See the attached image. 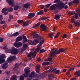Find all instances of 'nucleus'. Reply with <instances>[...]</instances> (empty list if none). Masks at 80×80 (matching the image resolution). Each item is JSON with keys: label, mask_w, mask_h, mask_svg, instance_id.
I'll return each instance as SVG.
<instances>
[{"label": "nucleus", "mask_w": 80, "mask_h": 80, "mask_svg": "<svg viewBox=\"0 0 80 80\" xmlns=\"http://www.w3.org/2000/svg\"><path fill=\"white\" fill-rule=\"evenodd\" d=\"M72 26L71 25H69L68 28L69 29H71V28H72Z\"/></svg>", "instance_id": "obj_53"}, {"label": "nucleus", "mask_w": 80, "mask_h": 80, "mask_svg": "<svg viewBox=\"0 0 80 80\" xmlns=\"http://www.w3.org/2000/svg\"><path fill=\"white\" fill-rule=\"evenodd\" d=\"M37 76V74L36 73H35L34 72H32L29 75V78L27 79V80H32V78L34 77H36Z\"/></svg>", "instance_id": "obj_6"}, {"label": "nucleus", "mask_w": 80, "mask_h": 80, "mask_svg": "<svg viewBox=\"0 0 80 80\" xmlns=\"http://www.w3.org/2000/svg\"><path fill=\"white\" fill-rule=\"evenodd\" d=\"M75 17L76 18H78V13H76L75 14Z\"/></svg>", "instance_id": "obj_49"}, {"label": "nucleus", "mask_w": 80, "mask_h": 80, "mask_svg": "<svg viewBox=\"0 0 80 80\" xmlns=\"http://www.w3.org/2000/svg\"><path fill=\"white\" fill-rule=\"evenodd\" d=\"M5 73H7V74H8L10 73V72H8L7 71H6L5 72Z\"/></svg>", "instance_id": "obj_55"}, {"label": "nucleus", "mask_w": 80, "mask_h": 80, "mask_svg": "<svg viewBox=\"0 0 80 80\" xmlns=\"http://www.w3.org/2000/svg\"><path fill=\"white\" fill-rule=\"evenodd\" d=\"M37 61H38V62H40V61H41V59L40 58H38L37 59Z\"/></svg>", "instance_id": "obj_62"}, {"label": "nucleus", "mask_w": 80, "mask_h": 80, "mask_svg": "<svg viewBox=\"0 0 80 80\" xmlns=\"http://www.w3.org/2000/svg\"><path fill=\"white\" fill-rule=\"evenodd\" d=\"M41 29L42 31H45L47 30V27L44 24H42L40 26Z\"/></svg>", "instance_id": "obj_10"}, {"label": "nucleus", "mask_w": 80, "mask_h": 80, "mask_svg": "<svg viewBox=\"0 0 80 80\" xmlns=\"http://www.w3.org/2000/svg\"><path fill=\"white\" fill-rule=\"evenodd\" d=\"M14 45L15 47H16V48H18V43H14Z\"/></svg>", "instance_id": "obj_39"}, {"label": "nucleus", "mask_w": 80, "mask_h": 80, "mask_svg": "<svg viewBox=\"0 0 80 80\" xmlns=\"http://www.w3.org/2000/svg\"><path fill=\"white\" fill-rule=\"evenodd\" d=\"M51 5H52V3H50L46 5L45 6L47 8H49V7H50V6Z\"/></svg>", "instance_id": "obj_44"}, {"label": "nucleus", "mask_w": 80, "mask_h": 80, "mask_svg": "<svg viewBox=\"0 0 80 80\" xmlns=\"http://www.w3.org/2000/svg\"><path fill=\"white\" fill-rule=\"evenodd\" d=\"M23 39H25L22 41L23 43H24L25 42H28V40L27 39V37L25 36H23Z\"/></svg>", "instance_id": "obj_20"}, {"label": "nucleus", "mask_w": 80, "mask_h": 80, "mask_svg": "<svg viewBox=\"0 0 80 80\" xmlns=\"http://www.w3.org/2000/svg\"><path fill=\"white\" fill-rule=\"evenodd\" d=\"M57 70V68H53V67H51V68L49 71H47L46 72V73H48L49 72H53V71H55V70Z\"/></svg>", "instance_id": "obj_16"}, {"label": "nucleus", "mask_w": 80, "mask_h": 80, "mask_svg": "<svg viewBox=\"0 0 80 80\" xmlns=\"http://www.w3.org/2000/svg\"><path fill=\"white\" fill-rule=\"evenodd\" d=\"M28 47V46H27V45L26 44H23L22 46V49H21V52H23V51H24L25 50H26L27 48V47Z\"/></svg>", "instance_id": "obj_15"}, {"label": "nucleus", "mask_w": 80, "mask_h": 80, "mask_svg": "<svg viewBox=\"0 0 80 80\" xmlns=\"http://www.w3.org/2000/svg\"><path fill=\"white\" fill-rule=\"evenodd\" d=\"M35 14L34 13H30L28 17V18H32L35 16Z\"/></svg>", "instance_id": "obj_13"}, {"label": "nucleus", "mask_w": 80, "mask_h": 80, "mask_svg": "<svg viewBox=\"0 0 80 80\" xmlns=\"http://www.w3.org/2000/svg\"><path fill=\"white\" fill-rule=\"evenodd\" d=\"M60 16L58 14H56L55 16L54 19L55 20H58L60 18Z\"/></svg>", "instance_id": "obj_27"}, {"label": "nucleus", "mask_w": 80, "mask_h": 80, "mask_svg": "<svg viewBox=\"0 0 80 80\" xmlns=\"http://www.w3.org/2000/svg\"><path fill=\"white\" fill-rule=\"evenodd\" d=\"M59 35V33H57L54 37V38H57L58 36Z\"/></svg>", "instance_id": "obj_48"}, {"label": "nucleus", "mask_w": 80, "mask_h": 80, "mask_svg": "<svg viewBox=\"0 0 80 80\" xmlns=\"http://www.w3.org/2000/svg\"><path fill=\"white\" fill-rule=\"evenodd\" d=\"M70 15H73L74 14H75V12H69Z\"/></svg>", "instance_id": "obj_33"}, {"label": "nucleus", "mask_w": 80, "mask_h": 80, "mask_svg": "<svg viewBox=\"0 0 80 80\" xmlns=\"http://www.w3.org/2000/svg\"><path fill=\"white\" fill-rule=\"evenodd\" d=\"M43 42H44V40H42L41 41L40 44L37 46V48L35 50L36 52H38L39 51H40V50L42 48V46L41 45H42V43H43Z\"/></svg>", "instance_id": "obj_7"}, {"label": "nucleus", "mask_w": 80, "mask_h": 80, "mask_svg": "<svg viewBox=\"0 0 80 80\" xmlns=\"http://www.w3.org/2000/svg\"><path fill=\"white\" fill-rule=\"evenodd\" d=\"M3 41V38H0V42H2Z\"/></svg>", "instance_id": "obj_54"}, {"label": "nucleus", "mask_w": 80, "mask_h": 80, "mask_svg": "<svg viewBox=\"0 0 80 80\" xmlns=\"http://www.w3.org/2000/svg\"><path fill=\"white\" fill-rule=\"evenodd\" d=\"M69 71H71V70H74V68H70L69 69Z\"/></svg>", "instance_id": "obj_50"}, {"label": "nucleus", "mask_w": 80, "mask_h": 80, "mask_svg": "<svg viewBox=\"0 0 80 80\" xmlns=\"http://www.w3.org/2000/svg\"><path fill=\"white\" fill-rule=\"evenodd\" d=\"M39 42V40L38 39H34L32 42V45H35L37 43Z\"/></svg>", "instance_id": "obj_17"}, {"label": "nucleus", "mask_w": 80, "mask_h": 80, "mask_svg": "<svg viewBox=\"0 0 80 80\" xmlns=\"http://www.w3.org/2000/svg\"><path fill=\"white\" fill-rule=\"evenodd\" d=\"M64 6L65 4L62 2H59L58 4L56 5V4H53L51 6L50 8V9L51 10H55L56 7H57L58 8H61L62 9L64 8Z\"/></svg>", "instance_id": "obj_2"}, {"label": "nucleus", "mask_w": 80, "mask_h": 80, "mask_svg": "<svg viewBox=\"0 0 80 80\" xmlns=\"http://www.w3.org/2000/svg\"><path fill=\"white\" fill-rule=\"evenodd\" d=\"M35 32H32L31 33V35H35Z\"/></svg>", "instance_id": "obj_52"}, {"label": "nucleus", "mask_w": 80, "mask_h": 80, "mask_svg": "<svg viewBox=\"0 0 80 80\" xmlns=\"http://www.w3.org/2000/svg\"><path fill=\"white\" fill-rule=\"evenodd\" d=\"M28 21H26L25 22H23L22 24L23 27H26L28 25Z\"/></svg>", "instance_id": "obj_24"}, {"label": "nucleus", "mask_w": 80, "mask_h": 80, "mask_svg": "<svg viewBox=\"0 0 80 80\" xmlns=\"http://www.w3.org/2000/svg\"><path fill=\"white\" fill-rule=\"evenodd\" d=\"M2 12L4 13V15H7L8 14V9L7 8H4L2 10Z\"/></svg>", "instance_id": "obj_11"}, {"label": "nucleus", "mask_w": 80, "mask_h": 80, "mask_svg": "<svg viewBox=\"0 0 80 80\" xmlns=\"http://www.w3.org/2000/svg\"><path fill=\"white\" fill-rule=\"evenodd\" d=\"M65 9H67V8H68V6L67 5L65 6L64 7Z\"/></svg>", "instance_id": "obj_63"}, {"label": "nucleus", "mask_w": 80, "mask_h": 80, "mask_svg": "<svg viewBox=\"0 0 80 80\" xmlns=\"http://www.w3.org/2000/svg\"><path fill=\"white\" fill-rule=\"evenodd\" d=\"M16 60V57L14 56H12L8 58L7 59V63H4L2 66L3 69L5 70L8 67V62H10L12 61H13Z\"/></svg>", "instance_id": "obj_3"}, {"label": "nucleus", "mask_w": 80, "mask_h": 80, "mask_svg": "<svg viewBox=\"0 0 80 80\" xmlns=\"http://www.w3.org/2000/svg\"><path fill=\"white\" fill-rule=\"evenodd\" d=\"M70 73V72H68L66 73V74L67 75H69Z\"/></svg>", "instance_id": "obj_57"}, {"label": "nucleus", "mask_w": 80, "mask_h": 80, "mask_svg": "<svg viewBox=\"0 0 80 80\" xmlns=\"http://www.w3.org/2000/svg\"><path fill=\"white\" fill-rule=\"evenodd\" d=\"M39 7L41 9H43V8L45 7V6L41 5L39 6Z\"/></svg>", "instance_id": "obj_46"}, {"label": "nucleus", "mask_w": 80, "mask_h": 80, "mask_svg": "<svg viewBox=\"0 0 80 80\" xmlns=\"http://www.w3.org/2000/svg\"><path fill=\"white\" fill-rule=\"evenodd\" d=\"M65 49L62 48H61L57 51V49H54L50 52L51 54L50 55L51 57H53L54 55H56V54H58V53H60V52H65Z\"/></svg>", "instance_id": "obj_4"}, {"label": "nucleus", "mask_w": 80, "mask_h": 80, "mask_svg": "<svg viewBox=\"0 0 80 80\" xmlns=\"http://www.w3.org/2000/svg\"><path fill=\"white\" fill-rule=\"evenodd\" d=\"M8 10L9 12H12L13 11V8L12 7L8 9Z\"/></svg>", "instance_id": "obj_43"}, {"label": "nucleus", "mask_w": 80, "mask_h": 80, "mask_svg": "<svg viewBox=\"0 0 80 80\" xmlns=\"http://www.w3.org/2000/svg\"><path fill=\"white\" fill-rule=\"evenodd\" d=\"M74 25H75L76 27H78L80 25V23L78 22H74Z\"/></svg>", "instance_id": "obj_30"}, {"label": "nucleus", "mask_w": 80, "mask_h": 80, "mask_svg": "<svg viewBox=\"0 0 80 80\" xmlns=\"http://www.w3.org/2000/svg\"><path fill=\"white\" fill-rule=\"evenodd\" d=\"M48 64H49V62H43L42 64V65H43V66H45V65H48Z\"/></svg>", "instance_id": "obj_28"}, {"label": "nucleus", "mask_w": 80, "mask_h": 80, "mask_svg": "<svg viewBox=\"0 0 80 80\" xmlns=\"http://www.w3.org/2000/svg\"><path fill=\"white\" fill-rule=\"evenodd\" d=\"M17 77L16 75H13L11 78L10 80H17V79L16 78Z\"/></svg>", "instance_id": "obj_26"}, {"label": "nucleus", "mask_w": 80, "mask_h": 80, "mask_svg": "<svg viewBox=\"0 0 80 80\" xmlns=\"http://www.w3.org/2000/svg\"><path fill=\"white\" fill-rule=\"evenodd\" d=\"M19 34H20V33L18 32H17L12 34V37H16V36H18Z\"/></svg>", "instance_id": "obj_29"}, {"label": "nucleus", "mask_w": 80, "mask_h": 80, "mask_svg": "<svg viewBox=\"0 0 80 80\" xmlns=\"http://www.w3.org/2000/svg\"><path fill=\"white\" fill-rule=\"evenodd\" d=\"M45 52V50L44 49H42L40 50V53H43V52Z\"/></svg>", "instance_id": "obj_47"}, {"label": "nucleus", "mask_w": 80, "mask_h": 80, "mask_svg": "<svg viewBox=\"0 0 80 80\" xmlns=\"http://www.w3.org/2000/svg\"><path fill=\"white\" fill-rule=\"evenodd\" d=\"M40 25V23H38L37 24L35 25L32 27V28H35V27H39Z\"/></svg>", "instance_id": "obj_31"}, {"label": "nucleus", "mask_w": 80, "mask_h": 80, "mask_svg": "<svg viewBox=\"0 0 80 80\" xmlns=\"http://www.w3.org/2000/svg\"><path fill=\"white\" fill-rule=\"evenodd\" d=\"M60 70H56L54 71V73H56V74H58Z\"/></svg>", "instance_id": "obj_41"}, {"label": "nucleus", "mask_w": 80, "mask_h": 80, "mask_svg": "<svg viewBox=\"0 0 80 80\" xmlns=\"http://www.w3.org/2000/svg\"><path fill=\"white\" fill-rule=\"evenodd\" d=\"M47 19V17H44L39 19V20H45Z\"/></svg>", "instance_id": "obj_32"}, {"label": "nucleus", "mask_w": 80, "mask_h": 80, "mask_svg": "<svg viewBox=\"0 0 80 80\" xmlns=\"http://www.w3.org/2000/svg\"><path fill=\"white\" fill-rule=\"evenodd\" d=\"M3 19L2 18V15H0V24H3L5 23V21H2V20Z\"/></svg>", "instance_id": "obj_19"}, {"label": "nucleus", "mask_w": 80, "mask_h": 80, "mask_svg": "<svg viewBox=\"0 0 80 80\" xmlns=\"http://www.w3.org/2000/svg\"><path fill=\"white\" fill-rule=\"evenodd\" d=\"M47 8H44V12H47Z\"/></svg>", "instance_id": "obj_58"}, {"label": "nucleus", "mask_w": 80, "mask_h": 80, "mask_svg": "<svg viewBox=\"0 0 80 80\" xmlns=\"http://www.w3.org/2000/svg\"><path fill=\"white\" fill-rule=\"evenodd\" d=\"M41 78H44V77H45V74L44 73H41Z\"/></svg>", "instance_id": "obj_38"}, {"label": "nucleus", "mask_w": 80, "mask_h": 80, "mask_svg": "<svg viewBox=\"0 0 80 80\" xmlns=\"http://www.w3.org/2000/svg\"><path fill=\"white\" fill-rule=\"evenodd\" d=\"M6 52L10 53L12 54H17L18 53L19 50L18 49L14 48V47H12L11 49L7 48L5 50Z\"/></svg>", "instance_id": "obj_5"}, {"label": "nucleus", "mask_w": 80, "mask_h": 80, "mask_svg": "<svg viewBox=\"0 0 80 80\" xmlns=\"http://www.w3.org/2000/svg\"><path fill=\"white\" fill-rule=\"evenodd\" d=\"M30 5L29 3H27L26 4H23L22 5V7L23 8H28V7H29Z\"/></svg>", "instance_id": "obj_21"}, {"label": "nucleus", "mask_w": 80, "mask_h": 80, "mask_svg": "<svg viewBox=\"0 0 80 80\" xmlns=\"http://www.w3.org/2000/svg\"><path fill=\"white\" fill-rule=\"evenodd\" d=\"M67 35L65 34H64V35H63L62 38H67Z\"/></svg>", "instance_id": "obj_45"}, {"label": "nucleus", "mask_w": 80, "mask_h": 80, "mask_svg": "<svg viewBox=\"0 0 80 80\" xmlns=\"http://www.w3.org/2000/svg\"><path fill=\"white\" fill-rule=\"evenodd\" d=\"M21 40H22V37L21 36H19L16 39V42H19V41H21Z\"/></svg>", "instance_id": "obj_23"}, {"label": "nucleus", "mask_w": 80, "mask_h": 80, "mask_svg": "<svg viewBox=\"0 0 80 80\" xmlns=\"http://www.w3.org/2000/svg\"><path fill=\"white\" fill-rule=\"evenodd\" d=\"M75 78H74L71 79L70 80H75Z\"/></svg>", "instance_id": "obj_64"}, {"label": "nucleus", "mask_w": 80, "mask_h": 80, "mask_svg": "<svg viewBox=\"0 0 80 80\" xmlns=\"http://www.w3.org/2000/svg\"><path fill=\"white\" fill-rule=\"evenodd\" d=\"M33 38H40V39H41V37L39 36H38V34H34L33 36Z\"/></svg>", "instance_id": "obj_25"}, {"label": "nucleus", "mask_w": 80, "mask_h": 80, "mask_svg": "<svg viewBox=\"0 0 80 80\" xmlns=\"http://www.w3.org/2000/svg\"><path fill=\"white\" fill-rule=\"evenodd\" d=\"M5 58H6V56L3 54L0 56V64L3 63L5 61V59H3Z\"/></svg>", "instance_id": "obj_8"}, {"label": "nucleus", "mask_w": 80, "mask_h": 80, "mask_svg": "<svg viewBox=\"0 0 80 80\" xmlns=\"http://www.w3.org/2000/svg\"><path fill=\"white\" fill-rule=\"evenodd\" d=\"M9 18L10 19H12V18H13V16H10L9 17Z\"/></svg>", "instance_id": "obj_59"}, {"label": "nucleus", "mask_w": 80, "mask_h": 80, "mask_svg": "<svg viewBox=\"0 0 80 80\" xmlns=\"http://www.w3.org/2000/svg\"><path fill=\"white\" fill-rule=\"evenodd\" d=\"M58 10H56V11H55L54 12V13H57L58 12Z\"/></svg>", "instance_id": "obj_61"}, {"label": "nucleus", "mask_w": 80, "mask_h": 80, "mask_svg": "<svg viewBox=\"0 0 80 80\" xmlns=\"http://www.w3.org/2000/svg\"><path fill=\"white\" fill-rule=\"evenodd\" d=\"M18 67H19V64L18 63H17L15 64V67L14 68H13V72H17V69H16V68H17Z\"/></svg>", "instance_id": "obj_14"}, {"label": "nucleus", "mask_w": 80, "mask_h": 80, "mask_svg": "<svg viewBox=\"0 0 80 80\" xmlns=\"http://www.w3.org/2000/svg\"><path fill=\"white\" fill-rule=\"evenodd\" d=\"M80 71H78L76 72L75 73L74 75L76 76V77H79L80 76Z\"/></svg>", "instance_id": "obj_22"}, {"label": "nucleus", "mask_w": 80, "mask_h": 80, "mask_svg": "<svg viewBox=\"0 0 80 80\" xmlns=\"http://www.w3.org/2000/svg\"><path fill=\"white\" fill-rule=\"evenodd\" d=\"M43 13V12L42 11H41L37 13V15H42Z\"/></svg>", "instance_id": "obj_35"}, {"label": "nucleus", "mask_w": 80, "mask_h": 80, "mask_svg": "<svg viewBox=\"0 0 80 80\" xmlns=\"http://www.w3.org/2000/svg\"><path fill=\"white\" fill-rule=\"evenodd\" d=\"M18 48L22 46V43L21 42H19L18 43Z\"/></svg>", "instance_id": "obj_37"}, {"label": "nucleus", "mask_w": 80, "mask_h": 80, "mask_svg": "<svg viewBox=\"0 0 80 80\" xmlns=\"http://www.w3.org/2000/svg\"><path fill=\"white\" fill-rule=\"evenodd\" d=\"M25 74H23L22 75L20 76L19 78V80H24L25 78L24 77L27 78L28 77V75L30 73V68L27 67L24 69Z\"/></svg>", "instance_id": "obj_1"}, {"label": "nucleus", "mask_w": 80, "mask_h": 80, "mask_svg": "<svg viewBox=\"0 0 80 80\" xmlns=\"http://www.w3.org/2000/svg\"><path fill=\"white\" fill-rule=\"evenodd\" d=\"M60 0H55L54 1V3H56L57 2H58Z\"/></svg>", "instance_id": "obj_60"}, {"label": "nucleus", "mask_w": 80, "mask_h": 80, "mask_svg": "<svg viewBox=\"0 0 80 80\" xmlns=\"http://www.w3.org/2000/svg\"><path fill=\"white\" fill-rule=\"evenodd\" d=\"M18 22L20 23H22L23 22V21L22 20H18Z\"/></svg>", "instance_id": "obj_42"}, {"label": "nucleus", "mask_w": 80, "mask_h": 80, "mask_svg": "<svg viewBox=\"0 0 80 80\" xmlns=\"http://www.w3.org/2000/svg\"><path fill=\"white\" fill-rule=\"evenodd\" d=\"M6 1L8 3L9 5H11L12 7L15 6V2L13 0H6Z\"/></svg>", "instance_id": "obj_9"}, {"label": "nucleus", "mask_w": 80, "mask_h": 80, "mask_svg": "<svg viewBox=\"0 0 80 80\" xmlns=\"http://www.w3.org/2000/svg\"><path fill=\"white\" fill-rule=\"evenodd\" d=\"M75 18V17L74 16H73L71 19V22L72 23H75V20L73 19Z\"/></svg>", "instance_id": "obj_34"}, {"label": "nucleus", "mask_w": 80, "mask_h": 80, "mask_svg": "<svg viewBox=\"0 0 80 80\" xmlns=\"http://www.w3.org/2000/svg\"><path fill=\"white\" fill-rule=\"evenodd\" d=\"M6 27L7 26L6 25H3L2 27V28H3V29H4V28H6Z\"/></svg>", "instance_id": "obj_56"}, {"label": "nucleus", "mask_w": 80, "mask_h": 80, "mask_svg": "<svg viewBox=\"0 0 80 80\" xmlns=\"http://www.w3.org/2000/svg\"><path fill=\"white\" fill-rule=\"evenodd\" d=\"M47 61H52V59L51 58H49L47 59Z\"/></svg>", "instance_id": "obj_51"}, {"label": "nucleus", "mask_w": 80, "mask_h": 80, "mask_svg": "<svg viewBox=\"0 0 80 80\" xmlns=\"http://www.w3.org/2000/svg\"><path fill=\"white\" fill-rule=\"evenodd\" d=\"M37 53H36V51H34L33 53L30 52L28 55V57H30L32 55L33 56V57H35V56H36V54Z\"/></svg>", "instance_id": "obj_12"}, {"label": "nucleus", "mask_w": 80, "mask_h": 80, "mask_svg": "<svg viewBox=\"0 0 80 80\" xmlns=\"http://www.w3.org/2000/svg\"><path fill=\"white\" fill-rule=\"evenodd\" d=\"M40 66L39 65H37L35 67L36 71L37 73H39V71H40Z\"/></svg>", "instance_id": "obj_18"}, {"label": "nucleus", "mask_w": 80, "mask_h": 80, "mask_svg": "<svg viewBox=\"0 0 80 80\" xmlns=\"http://www.w3.org/2000/svg\"><path fill=\"white\" fill-rule=\"evenodd\" d=\"M54 34V33L52 32L51 34H49V36L51 38H52V37H53V35Z\"/></svg>", "instance_id": "obj_36"}, {"label": "nucleus", "mask_w": 80, "mask_h": 80, "mask_svg": "<svg viewBox=\"0 0 80 80\" xmlns=\"http://www.w3.org/2000/svg\"><path fill=\"white\" fill-rule=\"evenodd\" d=\"M19 7V6H15L14 8V10H18Z\"/></svg>", "instance_id": "obj_40"}]
</instances>
